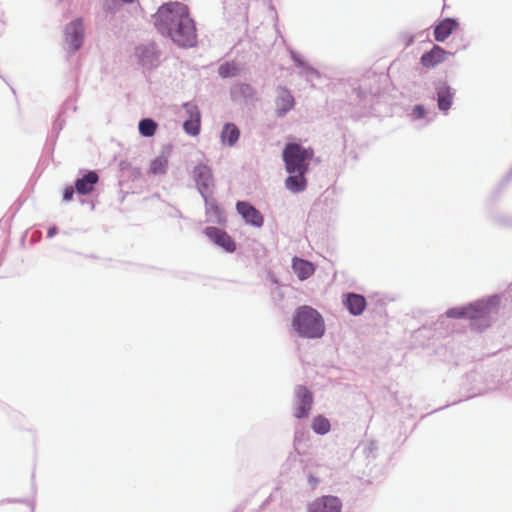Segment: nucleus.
<instances>
[{"mask_svg": "<svg viewBox=\"0 0 512 512\" xmlns=\"http://www.w3.org/2000/svg\"><path fill=\"white\" fill-rule=\"evenodd\" d=\"M155 19L158 28L167 30L178 45L192 47L196 44L195 24L186 5L179 2L166 3L158 9Z\"/></svg>", "mask_w": 512, "mask_h": 512, "instance_id": "1", "label": "nucleus"}, {"mask_svg": "<svg viewBox=\"0 0 512 512\" xmlns=\"http://www.w3.org/2000/svg\"><path fill=\"white\" fill-rule=\"evenodd\" d=\"M292 327L299 336L310 339L320 338L325 332L324 320L320 313L306 305L295 311Z\"/></svg>", "mask_w": 512, "mask_h": 512, "instance_id": "2", "label": "nucleus"}, {"mask_svg": "<svg viewBox=\"0 0 512 512\" xmlns=\"http://www.w3.org/2000/svg\"><path fill=\"white\" fill-rule=\"evenodd\" d=\"M314 156L311 148H304L297 143H289L283 151V160L288 173L305 174L308 170L309 160Z\"/></svg>", "mask_w": 512, "mask_h": 512, "instance_id": "3", "label": "nucleus"}, {"mask_svg": "<svg viewBox=\"0 0 512 512\" xmlns=\"http://www.w3.org/2000/svg\"><path fill=\"white\" fill-rule=\"evenodd\" d=\"M295 396L296 402L294 416L299 419L307 417L311 411L313 403V396L311 392L305 386L300 385L295 389Z\"/></svg>", "mask_w": 512, "mask_h": 512, "instance_id": "4", "label": "nucleus"}, {"mask_svg": "<svg viewBox=\"0 0 512 512\" xmlns=\"http://www.w3.org/2000/svg\"><path fill=\"white\" fill-rule=\"evenodd\" d=\"M194 178L200 193L207 200L214 185L211 169L204 164L197 165L194 169Z\"/></svg>", "mask_w": 512, "mask_h": 512, "instance_id": "5", "label": "nucleus"}, {"mask_svg": "<svg viewBox=\"0 0 512 512\" xmlns=\"http://www.w3.org/2000/svg\"><path fill=\"white\" fill-rule=\"evenodd\" d=\"M84 39V27L81 20L71 22L65 31V40L71 52H75L82 46Z\"/></svg>", "mask_w": 512, "mask_h": 512, "instance_id": "6", "label": "nucleus"}, {"mask_svg": "<svg viewBox=\"0 0 512 512\" xmlns=\"http://www.w3.org/2000/svg\"><path fill=\"white\" fill-rule=\"evenodd\" d=\"M236 210L242 216L244 221L254 227L260 228L264 224V217L259 210L245 201L236 203Z\"/></svg>", "mask_w": 512, "mask_h": 512, "instance_id": "7", "label": "nucleus"}, {"mask_svg": "<svg viewBox=\"0 0 512 512\" xmlns=\"http://www.w3.org/2000/svg\"><path fill=\"white\" fill-rule=\"evenodd\" d=\"M204 233L213 243L222 247L225 251L234 252L236 250L234 240L224 230L217 227H207Z\"/></svg>", "mask_w": 512, "mask_h": 512, "instance_id": "8", "label": "nucleus"}, {"mask_svg": "<svg viewBox=\"0 0 512 512\" xmlns=\"http://www.w3.org/2000/svg\"><path fill=\"white\" fill-rule=\"evenodd\" d=\"M450 55V52L444 50L438 45H434L430 51L421 56L420 63L423 67L432 69L444 63Z\"/></svg>", "mask_w": 512, "mask_h": 512, "instance_id": "9", "label": "nucleus"}, {"mask_svg": "<svg viewBox=\"0 0 512 512\" xmlns=\"http://www.w3.org/2000/svg\"><path fill=\"white\" fill-rule=\"evenodd\" d=\"M342 504L335 496H322L308 506V512H341Z\"/></svg>", "mask_w": 512, "mask_h": 512, "instance_id": "10", "label": "nucleus"}, {"mask_svg": "<svg viewBox=\"0 0 512 512\" xmlns=\"http://www.w3.org/2000/svg\"><path fill=\"white\" fill-rule=\"evenodd\" d=\"M449 318H469L471 320L484 318L487 315L486 308L480 305H470L462 308H452L446 312Z\"/></svg>", "mask_w": 512, "mask_h": 512, "instance_id": "11", "label": "nucleus"}, {"mask_svg": "<svg viewBox=\"0 0 512 512\" xmlns=\"http://www.w3.org/2000/svg\"><path fill=\"white\" fill-rule=\"evenodd\" d=\"M185 109L189 119L184 121L183 128L186 133L196 136L200 132V112L195 105L186 104Z\"/></svg>", "mask_w": 512, "mask_h": 512, "instance_id": "12", "label": "nucleus"}, {"mask_svg": "<svg viewBox=\"0 0 512 512\" xmlns=\"http://www.w3.org/2000/svg\"><path fill=\"white\" fill-rule=\"evenodd\" d=\"M343 304L347 310L355 316L361 315L367 305L365 297L356 293L346 294L343 299Z\"/></svg>", "mask_w": 512, "mask_h": 512, "instance_id": "13", "label": "nucleus"}, {"mask_svg": "<svg viewBox=\"0 0 512 512\" xmlns=\"http://www.w3.org/2000/svg\"><path fill=\"white\" fill-rule=\"evenodd\" d=\"M99 181L98 174L94 171H89L82 178L75 182V190L78 194L86 195L94 190L95 184Z\"/></svg>", "mask_w": 512, "mask_h": 512, "instance_id": "14", "label": "nucleus"}, {"mask_svg": "<svg viewBox=\"0 0 512 512\" xmlns=\"http://www.w3.org/2000/svg\"><path fill=\"white\" fill-rule=\"evenodd\" d=\"M457 27V21L452 18L442 20L434 29L435 40L444 42Z\"/></svg>", "mask_w": 512, "mask_h": 512, "instance_id": "15", "label": "nucleus"}, {"mask_svg": "<svg viewBox=\"0 0 512 512\" xmlns=\"http://www.w3.org/2000/svg\"><path fill=\"white\" fill-rule=\"evenodd\" d=\"M294 106V97L292 94L284 88L278 90V96L276 99V112L278 116L285 115Z\"/></svg>", "mask_w": 512, "mask_h": 512, "instance_id": "16", "label": "nucleus"}, {"mask_svg": "<svg viewBox=\"0 0 512 512\" xmlns=\"http://www.w3.org/2000/svg\"><path fill=\"white\" fill-rule=\"evenodd\" d=\"M292 268L300 280L308 279L315 272L313 263L298 257L292 259Z\"/></svg>", "mask_w": 512, "mask_h": 512, "instance_id": "17", "label": "nucleus"}, {"mask_svg": "<svg viewBox=\"0 0 512 512\" xmlns=\"http://www.w3.org/2000/svg\"><path fill=\"white\" fill-rule=\"evenodd\" d=\"M137 55L144 66H154L158 60V53L153 44L137 48Z\"/></svg>", "mask_w": 512, "mask_h": 512, "instance_id": "18", "label": "nucleus"}, {"mask_svg": "<svg viewBox=\"0 0 512 512\" xmlns=\"http://www.w3.org/2000/svg\"><path fill=\"white\" fill-rule=\"evenodd\" d=\"M240 137V131L233 123L224 125L221 132V142L224 145L233 146Z\"/></svg>", "mask_w": 512, "mask_h": 512, "instance_id": "19", "label": "nucleus"}, {"mask_svg": "<svg viewBox=\"0 0 512 512\" xmlns=\"http://www.w3.org/2000/svg\"><path fill=\"white\" fill-rule=\"evenodd\" d=\"M438 107L440 110L447 111L452 104L453 93L451 88L442 84L437 88Z\"/></svg>", "mask_w": 512, "mask_h": 512, "instance_id": "20", "label": "nucleus"}, {"mask_svg": "<svg viewBox=\"0 0 512 512\" xmlns=\"http://www.w3.org/2000/svg\"><path fill=\"white\" fill-rule=\"evenodd\" d=\"M306 178L304 177V174L296 173V175H290L286 181L285 186L286 188L293 192L298 193L303 191L306 188Z\"/></svg>", "mask_w": 512, "mask_h": 512, "instance_id": "21", "label": "nucleus"}, {"mask_svg": "<svg viewBox=\"0 0 512 512\" xmlns=\"http://www.w3.org/2000/svg\"><path fill=\"white\" fill-rule=\"evenodd\" d=\"M168 166V156L164 153L157 156L150 163L149 173L153 175H161L166 172Z\"/></svg>", "mask_w": 512, "mask_h": 512, "instance_id": "22", "label": "nucleus"}, {"mask_svg": "<svg viewBox=\"0 0 512 512\" xmlns=\"http://www.w3.org/2000/svg\"><path fill=\"white\" fill-rule=\"evenodd\" d=\"M330 422L324 416H316L312 421V429L315 433L324 435L330 431Z\"/></svg>", "mask_w": 512, "mask_h": 512, "instance_id": "23", "label": "nucleus"}, {"mask_svg": "<svg viewBox=\"0 0 512 512\" xmlns=\"http://www.w3.org/2000/svg\"><path fill=\"white\" fill-rule=\"evenodd\" d=\"M157 130V123L152 119H143L139 123V132L144 137H151Z\"/></svg>", "mask_w": 512, "mask_h": 512, "instance_id": "24", "label": "nucleus"}, {"mask_svg": "<svg viewBox=\"0 0 512 512\" xmlns=\"http://www.w3.org/2000/svg\"><path fill=\"white\" fill-rule=\"evenodd\" d=\"M238 72V67L233 62H226L220 65L218 69V73L222 78H228L236 76Z\"/></svg>", "mask_w": 512, "mask_h": 512, "instance_id": "25", "label": "nucleus"}, {"mask_svg": "<svg viewBox=\"0 0 512 512\" xmlns=\"http://www.w3.org/2000/svg\"><path fill=\"white\" fill-rule=\"evenodd\" d=\"M235 94L244 99H253L256 96V91L249 84H240L236 87Z\"/></svg>", "mask_w": 512, "mask_h": 512, "instance_id": "26", "label": "nucleus"}, {"mask_svg": "<svg viewBox=\"0 0 512 512\" xmlns=\"http://www.w3.org/2000/svg\"><path fill=\"white\" fill-rule=\"evenodd\" d=\"M207 213L213 214L218 222L224 221L223 212L215 201L207 202Z\"/></svg>", "mask_w": 512, "mask_h": 512, "instance_id": "27", "label": "nucleus"}, {"mask_svg": "<svg viewBox=\"0 0 512 512\" xmlns=\"http://www.w3.org/2000/svg\"><path fill=\"white\" fill-rule=\"evenodd\" d=\"M74 188L72 186H67L64 190V193H63V199L65 201H70L72 200L73 198V195H74Z\"/></svg>", "mask_w": 512, "mask_h": 512, "instance_id": "28", "label": "nucleus"}, {"mask_svg": "<svg viewBox=\"0 0 512 512\" xmlns=\"http://www.w3.org/2000/svg\"><path fill=\"white\" fill-rule=\"evenodd\" d=\"M414 113L417 115L418 118H422L425 115V110L422 106L418 105L414 108Z\"/></svg>", "mask_w": 512, "mask_h": 512, "instance_id": "29", "label": "nucleus"}, {"mask_svg": "<svg viewBox=\"0 0 512 512\" xmlns=\"http://www.w3.org/2000/svg\"><path fill=\"white\" fill-rule=\"evenodd\" d=\"M308 482H309V484H310L313 488H315V487L317 486V484H318L319 480H318L316 477H314L313 475H309V477H308Z\"/></svg>", "mask_w": 512, "mask_h": 512, "instance_id": "30", "label": "nucleus"}, {"mask_svg": "<svg viewBox=\"0 0 512 512\" xmlns=\"http://www.w3.org/2000/svg\"><path fill=\"white\" fill-rule=\"evenodd\" d=\"M56 233H57V228H56L55 226L50 227V228L48 229V237H49V238H51V237H53L54 235H56Z\"/></svg>", "mask_w": 512, "mask_h": 512, "instance_id": "31", "label": "nucleus"}, {"mask_svg": "<svg viewBox=\"0 0 512 512\" xmlns=\"http://www.w3.org/2000/svg\"><path fill=\"white\" fill-rule=\"evenodd\" d=\"M123 2H126V3H132L134 2V0H122Z\"/></svg>", "mask_w": 512, "mask_h": 512, "instance_id": "32", "label": "nucleus"}]
</instances>
